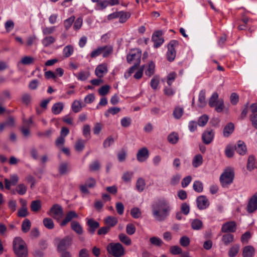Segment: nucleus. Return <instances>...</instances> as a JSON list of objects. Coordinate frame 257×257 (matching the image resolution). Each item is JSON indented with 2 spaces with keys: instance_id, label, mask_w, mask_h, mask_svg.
I'll return each mask as SVG.
<instances>
[{
  "instance_id": "1",
  "label": "nucleus",
  "mask_w": 257,
  "mask_h": 257,
  "mask_svg": "<svg viewBox=\"0 0 257 257\" xmlns=\"http://www.w3.org/2000/svg\"><path fill=\"white\" fill-rule=\"evenodd\" d=\"M153 214L159 221L165 220L169 215L170 206L169 202L164 199H159L152 205Z\"/></svg>"
},
{
  "instance_id": "2",
  "label": "nucleus",
  "mask_w": 257,
  "mask_h": 257,
  "mask_svg": "<svg viewBox=\"0 0 257 257\" xmlns=\"http://www.w3.org/2000/svg\"><path fill=\"white\" fill-rule=\"evenodd\" d=\"M13 249L17 257H27L28 250L26 244L21 237L14 238L13 243Z\"/></svg>"
},
{
  "instance_id": "3",
  "label": "nucleus",
  "mask_w": 257,
  "mask_h": 257,
  "mask_svg": "<svg viewBox=\"0 0 257 257\" xmlns=\"http://www.w3.org/2000/svg\"><path fill=\"white\" fill-rule=\"evenodd\" d=\"M106 249L109 254L114 257H120L125 253L124 248L120 243H110L108 244Z\"/></svg>"
},
{
  "instance_id": "4",
  "label": "nucleus",
  "mask_w": 257,
  "mask_h": 257,
  "mask_svg": "<svg viewBox=\"0 0 257 257\" xmlns=\"http://www.w3.org/2000/svg\"><path fill=\"white\" fill-rule=\"evenodd\" d=\"M234 173L231 168H226L220 177V181L223 187L231 184L234 179Z\"/></svg>"
},
{
  "instance_id": "5",
  "label": "nucleus",
  "mask_w": 257,
  "mask_h": 257,
  "mask_svg": "<svg viewBox=\"0 0 257 257\" xmlns=\"http://www.w3.org/2000/svg\"><path fill=\"white\" fill-rule=\"evenodd\" d=\"M113 51V48L110 46H104L100 47L92 51L90 54L91 58H95L100 54H102V56L104 58L108 57Z\"/></svg>"
},
{
  "instance_id": "6",
  "label": "nucleus",
  "mask_w": 257,
  "mask_h": 257,
  "mask_svg": "<svg viewBox=\"0 0 257 257\" xmlns=\"http://www.w3.org/2000/svg\"><path fill=\"white\" fill-rule=\"evenodd\" d=\"M47 213L54 219L58 221L63 216V209L60 205L55 204L51 207Z\"/></svg>"
},
{
  "instance_id": "7",
  "label": "nucleus",
  "mask_w": 257,
  "mask_h": 257,
  "mask_svg": "<svg viewBox=\"0 0 257 257\" xmlns=\"http://www.w3.org/2000/svg\"><path fill=\"white\" fill-rule=\"evenodd\" d=\"M178 42L176 40H171L168 44V51L166 54V57L168 61L172 62L175 60L176 52L175 48L178 45Z\"/></svg>"
},
{
  "instance_id": "8",
  "label": "nucleus",
  "mask_w": 257,
  "mask_h": 257,
  "mask_svg": "<svg viewBox=\"0 0 257 257\" xmlns=\"http://www.w3.org/2000/svg\"><path fill=\"white\" fill-rule=\"evenodd\" d=\"M257 209V192L249 199L246 206V210L249 213L254 212Z\"/></svg>"
},
{
  "instance_id": "9",
  "label": "nucleus",
  "mask_w": 257,
  "mask_h": 257,
  "mask_svg": "<svg viewBox=\"0 0 257 257\" xmlns=\"http://www.w3.org/2000/svg\"><path fill=\"white\" fill-rule=\"evenodd\" d=\"M96 185V181L92 178L88 179L85 184L81 185L80 186V190L82 193L88 194L89 193L87 188H94Z\"/></svg>"
},
{
  "instance_id": "10",
  "label": "nucleus",
  "mask_w": 257,
  "mask_h": 257,
  "mask_svg": "<svg viewBox=\"0 0 257 257\" xmlns=\"http://www.w3.org/2000/svg\"><path fill=\"white\" fill-rule=\"evenodd\" d=\"M141 51L137 50V52L129 54L127 55V62L130 64L133 60H135V64L140 65L141 63Z\"/></svg>"
},
{
  "instance_id": "11",
  "label": "nucleus",
  "mask_w": 257,
  "mask_h": 257,
  "mask_svg": "<svg viewBox=\"0 0 257 257\" xmlns=\"http://www.w3.org/2000/svg\"><path fill=\"white\" fill-rule=\"evenodd\" d=\"M162 36V32L161 31H157L153 34L152 39L154 42L155 48L159 47L163 43L164 39Z\"/></svg>"
},
{
  "instance_id": "12",
  "label": "nucleus",
  "mask_w": 257,
  "mask_h": 257,
  "mask_svg": "<svg viewBox=\"0 0 257 257\" xmlns=\"http://www.w3.org/2000/svg\"><path fill=\"white\" fill-rule=\"evenodd\" d=\"M72 238L69 236H66L61 239L58 245V250H65L72 244Z\"/></svg>"
},
{
  "instance_id": "13",
  "label": "nucleus",
  "mask_w": 257,
  "mask_h": 257,
  "mask_svg": "<svg viewBox=\"0 0 257 257\" xmlns=\"http://www.w3.org/2000/svg\"><path fill=\"white\" fill-rule=\"evenodd\" d=\"M237 225L234 221H228L224 223L221 227V232L224 233L234 232Z\"/></svg>"
},
{
  "instance_id": "14",
  "label": "nucleus",
  "mask_w": 257,
  "mask_h": 257,
  "mask_svg": "<svg viewBox=\"0 0 257 257\" xmlns=\"http://www.w3.org/2000/svg\"><path fill=\"white\" fill-rule=\"evenodd\" d=\"M149 157V151L146 147L139 150L137 154V160L140 162L145 161Z\"/></svg>"
},
{
  "instance_id": "15",
  "label": "nucleus",
  "mask_w": 257,
  "mask_h": 257,
  "mask_svg": "<svg viewBox=\"0 0 257 257\" xmlns=\"http://www.w3.org/2000/svg\"><path fill=\"white\" fill-rule=\"evenodd\" d=\"M214 138V133L212 130H206L202 134V140L204 144H210Z\"/></svg>"
},
{
  "instance_id": "16",
  "label": "nucleus",
  "mask_w": 257,
  "mask_h": 257,
  "mask_svg": "<svg viewBox=\"0 0 257 257\" xmlns=\"http://www.w3.org/2000/svg\"><path fill=\"white\" fill-rule=\"evenodd\" d=\"M78 215L75 211H70L66 214L65 218L60 223V225L64 226L73 219L78 218Z\"/></svg>"
},
{
  "instance_id": "17",
  "label": "nucleus",
  "mask_w": 257,
  "mask_h": 257,
  "mask_svg": "<svg viewBox=\"0 0 257 257\" xmlns=\"http://www.w3.org/2000/svg\"><path fill=\"white\" fill-rule=\"evenodd\" d=\"M198 208L200 210L206 209L209 205L208 199L205 196H200L197 198Z\"/></svg>"
},
{
  "instance_id": "18",
  "label": "nucleus",
  "mask_w": 257,
  "mask_h": 257,
  "mask_svg": "<svg viewBox=\"0 0 257 257\" xmlns=\"http://www.w3.org/2000/svg\"><path fill=\"white\" fill-rule=\"evenodd\" d=\"M107 64L103 63L97 66L95 71V73L99 78H102L103 77V74L107 73Z\"/></svg>"
},
{
  "instance_id": "19",
  "label": "nucleus",
  "mask_w": 257,
  "mask_h": 257,
  "mask_svg": "<svg viewBox=\"0 0 257 257\" xmlns=\"http://www.w3.org/2000/svg\"><path fill=\"white\" fill-rule=\"evenodd\" d=\"M255 251V249L253 246L251 245H246L242 248V257H253Z\"/></svg>"
},
{
  "instance_id": "20",
  "label": "nucleus",
  "mask_w": 257,
  "mask_h": 257,
  "mask_svg": "<svg viewBox=\"0 0 257 257\" xmlns=\"http://www.w3.org/2000/svg\"><path fill=\"white\" fill-rule=\"evenodd\" d=\"M87 224L89 226L88 231L91 234H93L96 229L99 227V222L93 219H89L87 221Z\"/></svg>"
},
{
  "instance_id": "21",
  "label": "nucleus",
  "mask_w": 257,
  "mask_h": 257,
  "mask_svg": "<svg viewBox=\"0 0 257 257\" xmlns=\"http://www.w3.org/2000/svg\"><path fill=\"white\" fill-rule=\"evenodd\" d=\"M71 228L78 235L83 233V230L80 223L77 221H72L71 222Z\"/></svg>"
},
{
  "instance_id": "22",
  "label": "nucleus",
  "mask_w": 257,
  "mask_h": 257,
  "mask_svg": "<svg viewBox=\"0 0 257 257\" xmlns=\"http://www.w3.org/2000/svg\"><path fill=\"white\" fill-rule=\"evenodd\" d=\"M235 150L237 153L241 155H245L247 151L244 143L241 141L238 142L237 146H235Z\"/></svg>"
},
{
  "instance_id": "23",
  "label": "nucleus",
  "mask_w": 257,
  "mask_h": 257,
  "mask_svg": "<svg viewBox=\"0 0 257 257\" xmlns=\"http://www.w3.org/2000/svg\"><path fill=\"white\" fill-rule=\"evenodd\" d=\"M222 241L225 245H228L234 241V235L230 233L224 234L222 237Z\"/></svg>"
},
{
  "instance_id": "24",
  "label": "nucleus",
  "mask_w": 257,
  "mask_h": 257,
  "mask_svg": "<svg viewBox=\"0 0 257 257\" xmlns=\"http://www.w3.org/2000/svg\"><path fill=\"white\" fill-rule=\"evenodd\" d=\"M234 125L232 122H229L225 126L223 129V135L224 137H228L234 131Z\"/></svg>"
},
{
  "instance_id": "25",
  "label": "nucleus",
  "mask_w": 257,
  "mask_h": 257,
  "mask_svg": "<svg viewBox=\"0 0 257 257\" xmlns=\"http://www.w3.org/2000/svg\"><path fill=\"white\" fill-rule=\"evenodd\" d=\"M206 104L205 91L204 90H201L199 94L198 106L202 108L205 107Z\"/></svg>"
},
{
  "instance_id": "26",
  "label": "nucleus",
  "mask_w": 257,
  "mask_h": 257,
  "mask_svg": "<svg viewBox=\"0 0 257 257\" xmlns=\"http://www.w3.org/2000/svg\"><path fill=\"white\" fill-rule=\"evenodd\" d=\"M240 246L238 244L233 245L228 250V255L229 257H235L239 251Z\"/></svg>"
},
{
  "instance_id": "27",
  "label": "nucleus",
  "mask_w": 257,
  "mask_h": 257,
  "mask_svg": "<svg viewBox=\"0 0 257 257\" xmlns=\"http://www.w3.org/2000/svg\"><path fill=\"white\" fill-rule=\"evenodd\" d=\"M104 222L108 225L107 226L111 227L115 226L117 223V219L115 217L109 216L105 218Z\"/></svg>"
},
{
  "instance_id": "28",
  "label": "nucleus",
  "mask_w": 257,
  "mask_h": 257,
  "mask_svg": "<svg viewBox=\"0 0 257 257\" xmlns=\"http://www.w3.org/2000/svg\"><path fill=\"white\" fill-rule=\"evenodd\" d=\"M63 103L57 102L55 103L52 108V112L54 114H59L63 109Z\"/></svg>"
},
{
  "instance_id": "29",
  "label": "nucleus",
  "mask_w": 257,
  "mask_h": 257,
  "mask_svg": "<svg viewBox=\"0 0 257 257\" xmlns=\"http://www.w3.org/2000/svg\"><path fill=\"white\" fill-rule=\"evenodd\" d=\"M35 59L32 56H25L22 58L18 64H22L25 65H28L34 62Z\"/></svg>"
},
{
  "instance_id": "30",
  "label": "nucleus",
  "mask_w": 257,
  "mask_h": 257,
  "mask_svg": "<svg viewBox=\"0 0 257 257\" xmlns=\"http://www.w3.org/2000/svg\"><path fill=\"white\" fill-rule=\"evenodd\" d=\"M56 41L55 38L51 36L45 37L42 41L43 45L45 47H48L50 45L53 44Z\"/></svg>"
},
{
  "instance_id": "31",
  "label": "nucleus",
  "mask_w": 257,
  "mask_h": 257,
  "mask_svg": "<svg viewBox=\"0 0 257 257\" xmlns=\"http://www.w3.org/2000/svg\"><path fill=\"white\" fill-rule=\"evenodd\" d=\"M74 52L73 46L69 45L65 46L63 50V56L65 58H68L70 57Z\"/></svg>"
},
{
  "instance_id": "32",
  "label": "nucleus",
  "mask_w": 257,
  "mask_h": 257,
  "mask_svg": "<svg viewBox=\"0 0 257 257\" xmlns=\"http://www.w3.org/2000/svg\"><path fill=\"white\" fill-rule=\"evenodd\" d=\"M203 163V157L200 154L195 155L192 161V165L196 168L202 165Z\"/></svg>"
},
{
  "instance_id": "33",
  "label": "nucleus",
  "mask_w": 257,
  "mask_h": 257,
  "mask_svg": "<svg viewBox=\"0 0 257 257\" xmlns=\"http://www.w3.org/2000/svg\"><path fill=\"white\" fill-rule=\"evenodd\" d=\"M31 209L33 212H37L41 208V201L39 200L33 201L31 204Z\"/></svg>"
},
{
  "instance_id": "34",
  "label": "nucleus",
  "mask_w": 257,
  "mask_h": 257,
  "mask_svg": "<svg viewBox=\"0 0 257 257\" xmlns=\"http://www.w3.org/2000/svg\"><path fill=\"white\" fill-rule=\"evenodd\" d=\"M31 223L29 219H25L22 223V230L24 233L28 232L31 228Z\"/></svg>"
},
{
  "instance_id": "35",
  "label": "nucleus",
  "mask_w": 257,
  "mask_h": 257,
  "mask_svg": "<svg viewBox=\"0 0 257 257\" xmlns=\"http://www.w3.org/2000/svg\"><path fill=\"white\" fill-rule=\"evenodd\" d=\"M43 223L44 226L49 229H52L54 227V223L52 219L48 217L44 218Z\"/></svg>"
},
{
  "instance_id": "36",
  "label": "nucleus",
  "mask_w": 257,
  "mask_h": 257,
  "mask_svg": "<svg viewBox=\"0 0 257 257\" xmlns=\"http://www.w3.org/2000/svg\"><path fill=\"white\" fill-rule=\"evenodd\" d=\"M168 142L172 144H176L179 140V135L178 133L173 132L170 134L168 136Z\"/></svg>"
},
{
  "instance_id": "37",
  "label": "nucleus",
  "mask_w": 257,
  "mask_h": 257,
  "mask_svg": "<svg viewBox=\"0 0 257 257\" xmlns=\"http://www.w3.org/2000/svg\"><path fill=\"white\" fill-rule=\"evenodd\" d=\"M255 158L253 156L250 155L248 158L247 163V169L249 171H251L255 167Z\"/></svg>"
},
{
  "instance_id": "38",
  "label": "nucleus",
  "mask_w": 257,
  "mask_h": 257,
  "mask_svg": "<svg viewBox=\"0 0 257 257\" xmlns=\"http://www.w3.org/2000/svg\"><path fill=\"white\" fill-rule=\"evenodd\" d=\"M118 237L120 241L125 245H130L131 244L132 241L131 238L125 234L120 233L119 234Z\"/></svg>"
},
{
  "instance_id": "39",
  "label": "nucleus",
  "mask_w": 257,
  "mask_h": 257,
  "mask_svg": "<svg viewBox=\"0 0 257 257\" xmlns=\"http://www.w3.org/2000/svg\"><path fill=\"white\" fill-rule=\"evenodd\" d=\"M85 147V141L79 139L78 140L75 144L74 146V148L75 150L77 152H81L83 151Z\"/></svg>"
},
{
  "instance_id": "40",
  "label": "nucleus",
  "mask_w": 257,
  "mask_h": 257,
  "mask_svg": "<svg viewBox=\"0 0 257 257\" xmlns=\"http://www.w3.org/2000/svg\"><path fill=\"white\" fill-rule=\"evenodd\" d=\"M155 67L154 63L153 61L150 62L148 68L145 72L146 74L149 77L151 76L155 72Z\"/></svg>"
},
{
  "instance_id": "41",
  "label": "nucleus",
  "mask_w": 257,
  "mask_h": 257,
  "mask_svg": "<svg viewBox=\"0 0 257 257\" xmlns=\"http://www.w3.org/2000/svg\"><path fill=\"white\" fill-rule=\"evenodd\" d=\"M27 190V187L24 184H20L16 188V191L21 195L25 194Z\"/></svg>"
},
{
  "instance_id": "42",
  "label": "nucleus",
  "mask_w": 257,
  "mask_h": 257,
  "mask_svg": "<svg viewBox=\"0 0 257 257\" xmlns=\"http://www.w3.org/2000/svg\"><path fill=\"white\" fill-rule=\"evenodd\" d=\"M218 98V94L216 92H214L212 95L209 100V105L211 107L215 106V104L217 103Z\"/></svg>"
},
{
  "instance_id": "43",
  "label": "nucleus",
  "mask_w": 257,
  "mask_h": 257,
  "mask_svg": "<svg viewBox=\"0 0 257 257\" xmlns=\"http://www.w3.org/2000/svg\"><path fill=\"white\" fill-rule=\"evenodd\" d=\"M202 222L199 219H194L191 223V227L194 230H199L202 227Z\"/></svg>"
},
{
  "instance_id": "44",
  "label": "nucleus",
  "mask_w": 257,
  "mask_h": 257,
  "mask_svg": "<svg viewBox=\"0 0 257 257\" xmlns=\"http://www.w3.org/2000/svg\"><path fill=\"white\" fill-rule=\"evenodd\" d=\"M146 183L144 179L140 178L138 179L136 183V187L139 191H142L144 190Z\"/></svg>"
},
{
  "instance_id": "45",
  "label": "nucleus",
  "mask_w": 257,
  "mask_h": 257,
  "mask_svg": "<svg viewBox=\"0 0 257 257\" xmlns=\"http://www.w3.org/2000/svg\"><path fill=\"white\" fill-rule=\"evenodd\" d=\"M82 108L81 104L80 101L75 100L72 104V109L74 112L77 113L79 112Z\"/></svg>"
},
{
  "instance_id": "46",
  "label": "nucleus",
  "mask_w": 257,
  "mask_h": 257,
  "mask_svg": "<svg viewBox=\"0 0 257 257\" xmlns=\"http://www.w3.org/2000/svg\"><path fill=\"white\" fill-rule=\"evenodd\" d=\"M110 88V87L108 85H103L98 89V93L100 95L104 96L108 93Z\"/></svg>"
},
{
  "instance_id": "47",
  "label": "nucleus",
  "mask_w": 257,
  "mask_h": 257,
  "mask_svg": "<svg viewBox=\"0 0 257 257\" xmlns=\"http://www.w3.org/2000/svg\"><path fill=\"white\" fill-rule=\"evenodd\" d=\"M193 188L197 192H201L203 191V184L199 181H195L194 182Z\"/></svg>"
},
{
  "instance_id": "48",
  "label": "nucleus",
  "mask_w": 257,
  "mask_h": 257,
  "mask_svg": "<svg viewBox=\"0 0 257 257\" xmlns=\"http://www.w3.org/2000/svg\"><path fill=\"white\" fill-rule=\"evenodd\" d=\"M170 251L172 254L177 255L181 254L182 253V249L179 246L174 245L170 247Z\"/></svg>"
},
{
  "instance_id": "49",
  "label": "nucleus",
  "mask_w": 257,
  "mask_h": 257,
  "mask_svg": "<svg viewBox=\"0 0 257 257\" xmlns=\"http://www.w3.org/2000/svg\"><path fill=\"white\" fill-rule=\"evenodd\" d=\"M120 111V108L119 107H110L108 108L107 111L105 113V115L106 117L109 116V114H112V115L116 114L118 113Z\"/></svg>"
},
{
  "instance_id": "50",
  "label": "nucleus",
  "mask_w": 257,
  "mask_h": 257,
  "mask_svg": "<svg viewBox=\"0 0 257 257\" xmlns=\"http://www.w3.org/2000/svg\"><path fill=\"white\" fill-rule=\"evenodd\" d=\"M183 109L181 107H177L173 111V115L176 119H179L182 115Z\"/></svg>"
},
{
  "instance_id": "51",
  "label": "nucleus",
  "mask_w": 257,
  "mask_h": 257,
  "mask_svg": "<svg viewBox=\"0 0 257 257\" xmlns=\"http://www.w3.org/2000/svg\"><path fill=\"white\" fill-rule=\"evenodd\" d=\"M150 241L152 244L157 246H160L163 243V242L160 238L155 236L150 238Z\"/></svg>"
},
{
  "instance_id": "52",
  "label": "nucleus",
  "mask_w": 257,
  "mask_h": 257,
  "mask_svg": "<svg viewBox=\"0 0 257 257\" xmlns=\"http://www.w3.org/2000/svg\"><path fill=\"white\" fill-rule=\"evenodd\" d=\"M190 240L187 236H183L180 239V243L183 247H187L190 244Z\"/></svg>"
},
{
  "instance_id": "53",
  "label": "nucleus",
  "mask_w": 257,
  "mask_h": 257,
  "mask_svg": "<svg viewBox=\"0 0 257 257\" xmlns=\"http://www.w3.org/2000/svg\"><path fill=\"white\" fill-rule=\"evenodd\" d=\"M208 117L207 115H203L199 117L198 120V124L199 126H204L208 121Z\"/></svg>"
},
{
  "instance_id": "54",
  "label": "nucleus",
  "mask_w": 257,
  "mask_h": 257,
  "mask_svg": "<svg viewBox=\"0 0 257 257\" xmlns=\"http://www.w3.org/2000/svg\"><path fill=\"white\" fill-rule=\"evenodd\" d=\"M131 215L134 218H138L141 215V212L138 208H133L131 210Z\"/></svg>"
},
{
  "instance_id": "55",
  "label": "nucleus",
  "mask_w": 257,
  "mask_h": 257,
  "mask_svg": "<svg viewBox=\"0 0 257 257\" xmlns=\"http://www.w3.org/2000/svg\"><path fill=\"white\" fill-rule=\"evenodd\" d=\"M121 14L119 17V22L123 23L126 21V20L130 17L131 14L129 13H124L123 12H120Z\"/></svg>"
},
{
  "instance_id": "56",
  "label": "nucleus",
  "mask_w": 257,
  "mask_h": 257,
  "mask_svg": "<svg viewBox=\"0 0 257 257\" xmlns=\"http://www.w3.org/2000/svg\"><path fill=\"white\" fill-rule=\"evenodd\" d=\"M55 31V27H44L42 29L44 35H48L53 34Z\"/></svg>"
},
{
  "instance_id": "57",
  "label": "nucleus",
  "mask_w": 257,
  "mask_h": 257,
  "mask_svg": "<svg viewBox=\"0 0 257 257\" xmlns=\"http://www.w3.org/2000/svg\"><path fill=\"white\" fill-rule=\"evenodd\" d=\"M126 232L129 235H133L136 232V227L132 223H129L126 225Z\"/></svg>"
},
{
  "instance_id": "58",
  "label": "nucleus",
  "mask_w": 257,
  "mask_h": 257,
  "mask_svg": "<svg viewBox=\"0 0 257 257\" xmlns=\"http://www.w3.org/2000/svg\"><path fill=\"white\" fill-rule=\"evenodd\" d=\"M89 75V72L81 71L78 73V79L81 81H84L87 79Z\"/></svg>"
},
{
  "instance_id": "59",
  "label": "nucleus",
  "mask_w": 257,
  "mask_h": 257,
  "mask_svg": "<svg viewBox=\"0 0 257 257\" xmlns=\"http://www.w3.org/2000/svg\"><path fill=\"white\" fill-rule=\"evenodd\" d=\"M75 20V17L72 16L64 21V26L66 30L68 29L72 25Z\"/></svg>"
},
{
  "instance_id": "60",
  "label": "nucleus",
  "mask_w": 257,
  "mask_h": 257,
  "mask_svg": "<svg viewBox=\"0 0 257 257\" xmlns=\"http://www.w3.org/2000/svg\"><path fill=\"white\" fill-rule=\"evenodd\" d=\"M239 100V96L236 93H232L230 95V102L233 105H235L237 103Z\"/></svg>"
},
{
  "instance_id": "61",
  "label": "nucleus",
  "mask_w": 257,
  "mask_h": 257,
  "mask_svg": "<svg viewBox=\"0 0 257 257\" xmlns=\"http://www.w3.org/2000/svg\"><path fill=\"white\" fill-rule=\"evenodd\" d=\"M215 110L218 112H220L222 111L223 108L224 106V103L223 100H218L216 103L215 104Z\"/></svg>"
},
{
  "instance_id": "62",
  "label": "nucleus",
  "mask_w": 257,
  "mask_h": 257,
  "mask_svg": "<svg viewBox=\"0 0 257 257\" xmlns=\"http://www.w3.org/2000/svg\"><path fill=\"white\" fill-rule=\"evenodd\" d=\"M90 126L88 124H85L83 126V135L86 137L90 139Z\"/></svg>"
},
{
  "instance_id": "63",
  "label": "nucleus",
  "mask_w": 257,
  "mask_h": 257,
  "mask_svg": "<svg viewBox=\"0 0 257 257\" xmlns=\"http://www.w3.org/2000/svg\"><path fill=\"white\" fill-rule=\"evenodd\" d=\"M181 212L185 215H187L190 211L189 205L186 203H183L181 206Z\"/></svg>"
},
{
  "instance_id": "64",
  "label": "nucleus",
  "mask_w": 257,
  "mask_h": 257,
  "mask_svg": "<svg viewBox=\"0 0 257 257\" xmlns=\"http://www.w3.org/2000/svg\"><path fill=\"white\" fill-rule=\"evenodd\" d=\"M31 100V96L29 94H24L22 97V102L26 105H28Z\"/></svg>"
}]
</instances>
